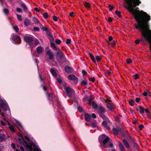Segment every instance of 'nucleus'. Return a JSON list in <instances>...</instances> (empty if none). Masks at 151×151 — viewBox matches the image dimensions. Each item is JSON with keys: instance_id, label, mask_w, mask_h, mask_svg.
<instances>
[{"instance_id": "1", "label": "nucleus", "mask_w": 151, "mask_h": 151, "mask_svg": "<svg viewBox=\"0 0 151 151\" xmlns=\"http://www.w3.org/2000/svg\"><path fill=\"white\" fill-rule=\"evenodd\" d=\"M99 140L100 141L103 143V146L104 147L106 148L113 147V145L111 141H109V137L105 135H102L100 136L99 138Z\"/></svg>"}, {"instance_id": "2", "label": "nucleus", "mask_w": 151, "mask_h": 151, "mask_svg": "<svg viewBox=\"0 0 151 151\" xmlns=\"http://www.w3.org/2000/svg\"><path fill=\"white\" fill-rule=\"evenodd\" d=\"M16 140L20 144H22L24 147H25L27 148L28 149L29 151H31V150H33L32 148V143L31 144V145H28L27 142H25L24 139L23 138H22V139L20 138H18L16 139Z\"/></svg>"}, {"instance_id": "3", "label": "nucleus", "mask_w": 151, "mask_h": 151, "mask_svg": "<svg viewBox=\"0 0 151 151\" xmlns=\"http://www.w3.org/2000/svg\"><path fill=\"white\" fill-rule=\"evenodd\" d=\"M11 39L14 41L15 44H19L21 42V39L18 36L13 34L12 35Z\"/></svg>"}, {"instance_id": "4", "label": "nucleus", "mask_w": 151, "mask_h": 151, "mask_svg": "<svg viewBox=\"0 0 151 151\" xmlns=\"http://www.w3.org/2000/svg\"><path fill=\"white\" fill-rule=\"evenodd\" d=\"M56 56L58 62L60 63H62L63 62L61 61V60L64 56L63 53L61 51L58 50L57 52Z\"/></svg>"}, {"instance_id": "5", "label": "nucleus", "mask_w": 151, "mask_h": 151, "mask_svg": "<svg viewBox=\"0 0 151 151\" xmlns=\"http://www.w3.org/2000/svg\"><path fill=\"white\" fill-rule=\"evenodd\" d=\"M97 111L103 118H104L105 116L104 114L105 112V109L103 107L101 106L99 107Z\"/></svg>"}, {"instance_id": "6", "label": "nucleus", "mask_w": 151, "mask_h": 151, "mask_svg": "<svg viewBox=\"0 0 151 151\" xmlns=\"http://www.w3.org/2000/svg\"><path fill=\"white\" fill-rule=\"evenodd\" d=\"M64 88L69 97H70L71 95L74 93V90L69 87L64 86Z\"/></svg>"}, {"instance_id": "7", "label": "nucleus", "mask_w": 151, "mask_h": 151, "mask_svg": "<svg viewBox=\"0 0 151 151\" xmlns=\"http://www.w3.org/2000/svg\"><path fill=\"white\" fill-rule=\"evenodd\" d=\"M6 134V132L5 131H3L1 132L0 133V142L5 139V135Z\"/></svg>"}, {"instance_id": "8", "label": "nucleus", "mask_w": 151, "mask_h": 151, "mask_svg": "<svg viewBox=\"0 0 151 151\" xmlns=\"http://www.w3.org/2000/svg\"><path fill=\"white\" fill-rule=\"evenodd\" d=\"M46 54L48 56L49 60H52L54 58L53 55L52 53L51 50H47L46 52Z\"/></svg>"}, {"instance_id": "9", "label": "nucleus", "mask_w": 151, "mask_h": 151, "mask_svg": "<svg viewBox=\"0 0 151 151\" xmlns=\"http://www.w3.org/2000/svg\"><path fill=\"white\" fill-rule=\"evenodd\" d=\"M68 79L71 80L76 81L77 82L78 81V78L73 75H70L68 76Z\"/></svg>"}, {"instance_id": "10", "label": "nucleus", "mask_w": 151, "mask_h": 151, "mask_svg": "<svg viewBox=\"0 0 151 151\" xmlns=\"http://www.w3.org/2000/svg\"><path fill=\"white\" fill-rule=\"evenodd\" d=\"M24 40L26 42L30 43L33 41V39L31 37L25 36L24 37Z\"/></svg>"}, {"instance_id": "11", "label": "nucleus", "mask_w": 151, "mask_h": 151, "mask_svg": "<svg viewBox=\"0 0 151 151\" xmlns=\"http://www.w3.org/2000/svg\"><path fill=\"white\" fill-rule=\"evenodd\" d=\"M65 71L68 73H70L73 72V69L68 66H66L65 68Z\"/></svg>"}, {"instance_id": "12", "label": "nucleus", "mask_w": 151, "mask_h": 151, "mask_svg": "<svg viewBox=\"0 0 151 151\" xmlns=\"http://www.w3.org/2000/svg\"><path fill=\"white\" fill-rule=\"evenodd\" d=\"M106 105L107 108L110 111H112L114 109V108L113 107L110 103H106Z\"/></svg>"}, {"instance_id": "13", "label": "nucleus", "mask_w": 151, "mask_h": 151, "mask_svg": "<svg viewBox=\"0 0 151 151\" xmlns=\"http://www.w3.org/2000/svg\"><path fill=\"white\" fill-rule=\"evenodd\" d=\"M120 130V129L119 128H114L113 129V131L114 132V134L115 135L117 134L118 132Z\"/></svg>"}, {"instance_id": "14", "label": "nucleus", "mask_w": 151, "mask_h": 151, "mask_svg": "<svg viewBox=\"0 0 151 151\" xmlns=\"http://www.w3.org/2000/svg\"><path fill=\"white\" fill-rule=\"evenodd\" d=\"M8 124L9 125V128L11 132H15V130L14 126L12 125H10L9 122H8Z\"/></svg>"}, {"instance_id": "15", "label": "nucleus", "mask_w": 151, "mask_h": 151, "mask_svg": "<svg viewBox=\"0 0 151 151\" xmlns=\"http://www.w3.org/2000/svg\"><path fill=\"white\" fill-rule=\"evenodd\" d=\"M43 50V48H42L41 47H38L37 48L36 50L37 53L38 54H40L41 53Z\"/></svg>"}, {"instance_id": "16", "label": "nucleus", "mask_w": 151, "mask_h": 151, "mask_svg": "<svg viewBox=\"0 0 151 151\" xmlns=\"http://www.w3.org/2000/svg\"><path fill=\"white\" fill-rule=\"evenodd\" d=\"M32 145L33 148V150H31V151H40V149L35 146L34 144H32Z\"/></svg>"}, {"instance_id": "17", "label": "nucleus", "mask_w": 151, "mask_h": 151, "mask_svg": "<svg viewBox=\"0 0 151 151\" xmlns=\"http://www.w3.org/2000/svg\"><path fill=\"white\" fill-rule=\"evenodd\" d=\"M16 125L18 129L21 131L23 129L21 124L19 122H17Z\"/></svg>"}, {"instance_id": "18", "label": "nucleus", "mask_w": 151, "mask_h": 151, "mask_svg": "<svg viewBox=\"0 0 151 151\" xmlns=\"http://www.w3.org/2000/svg\"><path fill=\"white\" fill-rule=\"evenodd\" d=\"M123 142L125 146L127 148H129L130 147L129 145L127 142L126 141V140L125 139H124L123 140Z\"/></svg>"}, {"instance_id": "19", "label": "nucleus", "mask_w": 151, "mask_h": 151, "mask_svg": "<svg viewBox=\"0 0 151 151\" xmlns=\"http://www.w3.org/2000/svg\"><path fill=\"white\" fill-rule=\"evenodd\" d=\"M85 117L86 121H89L90 120L91 116L89 114H85Z\"/></svg>"}, {"instance_id": "20", "label": "nucleus", "mask_w": 151, "mask_h": 151, "mask_svg": "<svg viewBox=\"0 0 151 151\" xmlns=\"http://www.w3.org/2000/svg\"><path fill=\"white\" fill-rule=\"evenodd\" d=\"M119 142V148L120 149V151H125L123 145L120 142Z\"/></svg>"}, {"instance_id": "21", "label": "nucleus", "mask_w": 151, "mask_h": 151, "mask_svg": "<svg viewBox=\"0 0 151 151\" xmlns=\"http://www.w3.org/2000/svg\"><path fill=\"white\" fill-rule=\"evenodd\" d=\"M24 23L25 25L28 26L31 24V22L29 19H26L24 21Z\"/></svg>"}, {"instance_id": "22", "label": "nucleus", "mask_w": 151, "mask_h": 151, "mask_svg": "<svg viewBox=\"0 0 151 151\" xmlns=\"http://www.w3.org/2000/svg\"><path fill=\"white\" fill-rule=\"evenodd\" d=\"M50 46L51 47L55 50H56L57 49L56 47L55 43L52 42H50Z\"/></svg>"}, {"instance_id": "23", "label": "nucleus", "mask_w": 151, "mask_h": 151, "mask_svg": "<svg viewBox=\"0 0 151 151\" xmlns=\"http://www.w3.org/2000/svg\"><path fill=\"white\" fill-rule=\"evenodd\" d=\"M129 141L130 142L132 143V144L133 145V146L135 147H137V145L136 143L134 142L131 138L129 140Z\"/></svg>"}, {"instance_id": "24", "label": "nucleus", "mask_w": 151, "mask_h": 151, "mask_svg": "<svg viewBox=\"0 0 151 151\" xmlns=\"http://www.w3.org/2000/svg\"><path fill=\"white\" fill-rule=\"evenodd\" d=\"M50 72L52 75L53 76H54L55 77H56L57 76V73L55 71L54 69H50Z\"/></svg>"}, {"instance_id": "25", "label": "nucleus", "mask_w": 151, "mask_h": 151, "mask_svg": "<svg viewBox=\"0 0 151 151\" xmlns=\"http://www.w3.org/2000/svg\"><path fill=\"white\" fill-rule=\"evenodd\" d=\"M32 20L36 24H38L39 23V21L38 19L36 17H33Z\"/></svg>"}, {"instance_id": "26", "label": "nucleus", "mask_w": 151, "mask_h": 151, "mask_svg": "<svg viewBox=\"0 0 151 151\" xmlns=\"http://www.w3.org/2000/svg\"><path fill=\"white\" fill-rule=\"evenodd\" d=\"M21 6L24 9L25 11L27 10V6L24 4H22L21 5Z\"/></svg>"}, {"instance_id": "27", "label": "nucleus", "mask_w": 151, "mask_h": 151, "mask_svg": "<svg viewBox=\"0 0 151 151\" xmlns=\"http://www.w3.org/2000/svg\"><path fill=\"white\" fill-rule=\"evenodd\" d=\"M139 108L140 109L139 112L140 113L142 114L144 112V108L141 107L139 106Z\"/></svg>"}, {"instance_id": "28", "label": "nucleus", "mask_w": 151, "mask_h": 151, "mask_svg": "<svg viewBox=\"0 0 151 151\" xmlns=\"http://www.w3.org/2000/svg\"><path fill=\"white\" fill-rule=\"evenodd\" d=\"M92 106L93 108L96 109L97 108L98 106L96 103L94 102H93Z\"/></svg>"}, {"instance_id": "29", "label": "nucleus", "mask_w": 151, "mask_h": 151, "mask_svg": "<svg viewBox=\"0 0 151 151\" xmlns=\"http://www.w3.org/2000/svg\"><path fill=\"white\" fill-rule=\"evenodd\" d=\"M129 104L131 106H133V104L134 102V101L133 99H132L130 101H129Z\"/></svg>"}, {"instance_id": "30", "label": "nucleus", "mask_w": 151, "mask_h": 151, "mask_svg": "<svg viewBox=\"0 0 151 151\" xmlns=\"http://www.w3.org/2000/svg\"><path fill=\"white\" fill-rule=\"evenodd\" d=\"M84 5L85 6L87 7V8H89L90 6V4L88 2H85L84 4Z\"/></svg>"}, {"instance_id": "31", "label": "nucleus", "mask_w": 151, "mask_h": 151, "mask_svg": "<svg viewBox=\"0 0 151 151\" xmlns=\"http://www.w3.org/2000/svg\"><path fill=\"white\" fill-rule=\"evenodd\" d=\"M116 14L118 15L119 17H120L121 16V12L120 11H116Z\"/></svg>"}, {"instance_id": "32", "label": "nucleus", "mask_w": 151, "mask_h": 151, "mask_svg": "<svg viewBox=\"0 0 151 151\" xmlns=\"http://www.w3.org/2000/svg\"><path fill=\"white\" fill-rule=\"evenodd\" d=\"M49 39L50 40V42H52L54 40V39L52 35L51 36V37H49Z\"/></svg>"}, {"instance_id": "33", "label": "nucleus", "mask_w": 151, "mask_h": 151, "mask_svg": "<svg viewBox=\"0 0 151 151\" xmlns=\"http://www.w3.org/2000/svg\"><path fill=\"white\" fill-rule=\"evenodd\" d=\"M55 43L58 44H60L61 42V41L58 39H56L55 41Z\"/></svg>"}, {"instance_id": "34", "label": "nucleus", "mask_w": 151, "mask_h": 151, "mask_svg": "<svg viewBox=\"0 0 151 151\" xmlns=\"http://www.w3.org/2000/svg\"><path fill=\"white\" fill-rule=\"evenodd\" d=\"M46 34L47 35L49 36V37H51V36H52V35L50 32L49 31H47Z\"/></svg>"}, {"instance_id": "35", "label": "nucleus", "mask_w": 151, "mask_h": 151, "mask_svg": "<svg viewBox=\"0 0 151 151\" xmlns=\"http://www.w3.org/2000/svg\"><path fill=\"white\" fill-rule=\"evenodd\" d=\"M14 30L15 31H16V32H17L19 30V28L17 26L14 27Z\"/></svg>"}, {"instance_id": "36", "label": "nucleus", "mask_w": 151, "mask_h": 151, "mask_svg": "<svg viewBox=\"0 0 151 151\" xmlns=\"http://www.w3.org/2000/svg\"><path fill=\"white\" fill-rule=\"evenodd\" d=\"M96 59L97 61H99L101 60V58L100 56L97 55L96 56Z\"/></svg>"}, {"instance_id": "37", "label": "nucleus", "mask_w": 151, "mask_h": 151, "mask_svg": "<svg viewBox=\"0 0 151 151\" xmlns=\"http://www.w3.org/2000/svg\"><path fill=\"white\" fill-rule=\"evenodd\" d=\"M43 17L45 18H48V15L47 13H45L43 14Z\"/></svg>"}, {"instance_id": "38", "label": "nucleus", "mask_w": 151, "mask_h": 151, "mask_svg": "<svg viewBox=\"0 0 151 151\" xmlns=\"http://www.w3.org/2000/svg\"><path fill=\"white\" fill-rule=\"evenodd\" d=\"M33 30L35 31H38L39 30V28L38 27H35L33 28Z\"/></svg>"}, {"instance_id": "39", "label": "nucleus", "mask_w": 151, "mask_h": 151, "mask_svg": "<svg viewBox=\"0 0 151 151\" xmlns=\"http://www.w3.org/2000/svg\"><path fill=\"white\" fill-rule=\"evenodd\" d=\"M71 42V40L70 39H68L66 40V43L67 44H70Z\"/></svg>"}, {"instance_id": "40", "label": "nucleus", "mask_w": 151, "mask_h": 151, "mask_svg": "<svg viewBox=\"0 0 151 151\" xmlns=\"http://www.w3.org/2000/svg\"><path fill=\"white\" fill-rule=\"evenodd\" d=\"M17 18L20 20H22V19H21V16L20 15H18V14H17Z\"/></svg>"}, {"instance_id": "41", "label": "nucleus", "mask_w": 151, "mask_h": 151, "mask_svg": "<svg viewBox=\"0 0 151 151\" xmlns=\"http://www.w3.org/2000/svg\"><path fill=\"white\" fill-rule=\"evenodd\" d=\"M134 78L135 79H137L139 78V76L137 74H136L135 75H134Z\"/></svg>"}, {"instance_id": "42", "label": "nucleus", "mask_w": 151, "mask_h": 151, "mask_svg": "<svg viewBox=\"0 0 151 151\" xmlns=\"http://www.w3.org/2000/svg\"><path fill=\"white\" fill-rule=\"evenodd\" d=\"M53 19L55 21H57V17L55 16H53Z\"/></svg>"}, {"instance_id": "43", "label": "nucleus", "mask_w": 151, "mask_h": 151, "mask_svg": "<svg viewBox=\"0 0 151 151\" xmlns=\"http://www.w3.org/2000/svg\"><path fill=\"white\" fill-rule=\"evenodd\" d=\"M143 95L144 96H146L147 95H149V91H148V92H144L143 93Z\"/></svg>"}, {"instance_id": "44", "label": "nucleus", "mask_w": 151, "mask_h": 151, "mask_svg": "<svg viewBox=\"0 0 151 151\" xmlns=\"http://www.w3.org/2000/svg\"><path fill=\"white\" fill-rule=\"evenodd\" d=\"M41 29L47 31L48 28L47 27H44L43 26H42Z\"/></svg>"}, {"instance_id": "45", "label": "nucleus", "mask_w": 151, "mask_h": 151, "mask_svg": "<svg viewBox=\"0 0 151 151\" xmlns=\"http://www.w3.org/2000/svg\"><path fill=\"white\" fill-rule=\"evenodd\" d=\"M126 60H127V63L128 64H129L132 62V60H131L130 59H127Z\"/></svg>"}, {"instance_id": "46", "label": "nucleus", "mask_w": 151, "mask_h": 151, "mask_svg": "<svg viewBox=\"0 0 151 151\" xmlns=\"http://www.w3.org/2000/svg\"><path fill=\"white\" fill-rule=\"evenodd\" d=\"M12 147L14 149H15V145L14 143H12L11 145Z\"/></svg>"}, {"instance_id": "47", "label": "nucleus", "mask_w": 151, "mask_h": 151, "mask_svg": "<svg viewBox=\"0 0 151 151\" xmlns=\"http://www.w3.org/2000/svg\"><path fill=\"white\" fill-rule=\"evenodd\" d=\"M4 13L6 14H7L9 12V11L7 9H4Z\"/></svg>"}, {"instance_id": "48", "label": "nucleus", "mask_w": 151, "mask_h": 151, "mask_svg": "<svg viewBox=\"0 0 151 151\" xmlns=\"http://www.w3.org/2000/svg\"><path fill=\"white\" fill-rule=\"evenodd\" d=\"M82 73L83 74V75H85L87 74L86 71L84 70H82Z\"/></svg>"}, {"instance_id": "49", "label": "nucleus", "mask_w": 151, "mask_h": 151, "mask_svg": "<svg viewBox=\"0 0 151 151\" xmlns=\"http://www.w3.org/2000/svg\"><path fill=\"white\" fill-rule=\"evenodd\" d=\"M95 78L93 77V78H90L89 79V80L90 81H92V82H93L95 80Z\"/></svg>"}, {"instance_id": "50", "label": "nucleus", "mask_w": 151, "mask_h": 151, "mask_svg": "<svg viewBox=\"0 0 151 151\" xmlns=\"http://www.w3.org/2000/svg\"><path fill=\"white\" fill-rule=\"evenodd\" d=\"M102 124L103 125L106 126L107 125V123L106 122L104 121L103 122Z\"/></svg>"}, {"instance_id": "51", "label": "nucleus", "mask_w": 151, "mask_h": 151, "mask_svg": "<svg viewBox=\"0 0 151 151\" xmlns=\"http://www.w3.org/2000/svg\"><path fill=\"white\" fill-rule=\"evenodd\" d=\"M82 83L84 85H86L87 84V82L86 81H82Z\"/></svg>"}, {"instance_id": "52", "label": "nucleus", "mask_w": 151, "mask_h": 151, "mask_svg": "<svg viewBox=\"0 0 151 151\" xmlns=\"http://www.w3.org/2000/svg\"><path fill=\"white\" fill-rule=\"evenodd\" d=\"M17 12H22V9L21 8H17Z\"/></svg>"}, {"instance_id": "53", "label": "nucleus", "mask_w": 151, "mask_h": 151, "mask_svg": "<svg viewBox=\"0 0 151 151\" xmlns=\"http://www.w3.org/2000/svg\"><path fill=\"white\" fill-rule=\"evenodd\" d=\"M78 110L80 112H81L82 111V109L81 107H80V106H78Z\"/></svg>"}, {"instance_id": "54", "label": "nucleus", "mask_w": 151, "mask_h": 151, "mask_svg": "<svg viewBox=\"0 0 151 151\" xmlns=\"http://www.w3.org/2000/svg\"><path fill=\"white\" fill-rule=\"evenodd\" d=\"M109 9L110 10H111L112 9H114L113 6H111L110 5H109Z\"/></svg>"}, {"instance_id": "55", "label": "nucleus", "mask_w": 151, "mask_h": 151, "mask_svg": "<svg viewBox=\"0 0 151 151\" xmlns=\"http://www.w3.org/2000/svg\"><path fill=\"white\" fill-rule=\"evenodd\" d=\"M140 42V40L139 39L136 40L135 41V42L136 44H138Z\"/></svg>"}, {"instance_id": "56", "label": "nucleus", "mask_w": 151, "mask_h": 151, "mask_svg": "<svg viewBox=\"0 0 151 151\" xmlns=\"http://www.w3.org/2000/svg\"><path fill=\"white\" fill-rule=\"evenodd\" d=\"M57 81L59 83H60L61 82V80L60 78H57Z\"/></svg>"}, {"instance_id": "57", "label": "nucleus", "mask_w": 151, "mask_h": 151, "mask_svg": "<svg viewBox=\"0 0 151 151\" xmlns=\"http://www.w3.org/2000/svg\"><path fill=\"white\" fill-rule=\"evenodd\" d=\"M116 42L114 41H113V42L111 44V46L112 47V46H114V45H115L116 44Z\"/></svg>"}, {"instance_id": "58", "label": "nucleus", "mask_w": 151, "mask_h": 151, "mask_svg": "<svg viewBox=\"0 0 151 151\" xmlns=\"http://www.w3.org/2000/svg\"><path fill=\"white\" fill-rule=\"evenodd\" d=\"M92 117L94 118H96V116L94 114H92Z\"/></svg>"}, {"instance_id": "59", "label": "nucleus", "mask_w": 151, "mask_h": 151, "mask_svg": "<svg viewBox=\"0 0 151 151\" xmlns=\"http://www.w3.org/2000/svg\"><path fill=\"white\" fill-rule=\"evenodd\" d=\"M92 60V61L94 63H96V60H95V58L94 57V56L92 58H91Z\"/></svg>"}, {"instance_id": "60", "label": "nucleus", "mask_w": 151, "mask_h": 151, "mask_svg": "<svg viewBox=\"0 0 151 151\" xmlns=\"http://www.w3.org/2000/svg\"><path fill=\"white\" fill-rule=\"evenodd\" d=\"M92 126L94 127H96V123L94 122H93L92 123Z\"/></svg>"}, {"instance_id": "61", "label": "nucleus", "mask_w": 151, "mask_h": 151, "mask_svg": "<svg viewBox=\"0 0 151 151\" xmlns=\"http://www.w3.org/2000/svg\"><path fill=\"white\" fill-rule=\"evenodd\" d=\"M109 41H111L113 40V38L111 36H110L109 37Z\"/></svg>"}, {"instance_id": "62", "label": "nucleus", "mask_w": 151, "mask_h": 151, "mask_svg": "<svg viewBox=\"0 0 151 151\" xmlns=\"http://www.w3.org/2000/svg\"><path fill=\"white\" fill-rule=\"evenodd\" d=\"M140 100V99L139 98H136V101L137 102V103Z\"/></svg>"}, {"instance_id": "63", "label": "nucleus", "mask_w": 151, "mask_h": 151, "mask_svg": "<svg viewBox=\"0 0 151 151\" xmlns=\"http://www.w3.org/2000/svg\"><path fill=\"white\" fill-rule=\"evenodd\" d=\"M113 19L111 17H109L108 19V20L109 22H111L112 21Z\"/></svg>"}, {"instance_id": "64", "label": "nucleus", "mask_w": 151, "mask_h": 151, "mask_svg": "<svg viewBox=\"0 0 151 151\" xmlns=\"http://www.w3.org/2000/svg\"><path fill=\"white\" fill-rule=\"evenodd\" d=\"M88 54L90 57H91V58L93 57V55L90 53H89Z\"/></svg>"}]
</instances>
